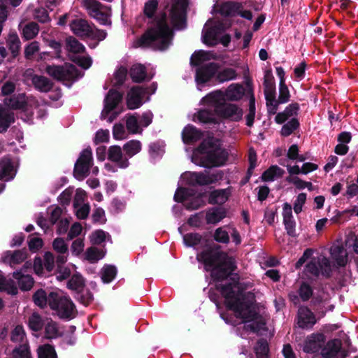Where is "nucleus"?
Wrapping results in <instances>:
<instances>
[{"instance_id": "f257e3e1", "label": "nucleus", "mask_w": 358, "mask_h": 358, "mask_svg": "<svg viewBox=\"0 0 358 358\" xmlns=\"http://www.w3.org/2000/svg\"><path fill=\"white\" fill-rule=\"evenodd\" d=\"M219 289L229 309L245 323L246 329L259 332L264 329L265 320L256 310L252 293L244 292L241 284L236 280L222 285Z\"/></svg>"}, {"instance_id": "f03ea898", "label": "nucleus", "mask_w": 358, "mask_h": 358, "mask_svg": "<svg viewBox=\"0 0 358 358\" xmlns=\"http://www.w3.org/2000/svg\"><path fill=\"white\" fill-rule=\"evenodd\" d=\"M172 38L173 31L167 24L166 15L161 13L152 19L151 25L138 43L141 46L164 50L170 46Z\"/></svg>"}, {"instance_id": "7ed1b4c3", "label": "nucleus", "mask_w": 358, "mask_h": 358, "mask_svg": "<svg viewBox=\"0 0 358 358\" xmlns=\"http://www.w3.org/2000/svg\"><path fill=\"white\" fill-rule=\"evenodd\" d=\"M198 262L204 264L206 271H217L219 278L226 277L235 269V262L224 252L213 248L206 249L196 255Z\"/></svg>"}, {"instance_id": "20e7f679", "label": "nucleus", "mask_w": 358, "mask_h": 358, "mask_svg": "<svg viewBox=\"0 0 358 358\" xmlns=\"http://www.w3.org/2000/svg\"><path fill=\"white\" fill-rule=\"evenodd\" d=\"M207 100H209L214 104H217V112L218 113L220 120L221 119H227L238 122L242 119L243 115V110L236 104L225 103L222 91L215 90L209 93Z\"/></svg>"}, {"instance_id": "39448f33", "label": "nucleus", "mask_w": 358, "mask_h": 358, "mask_svg": "<svg viewBox=\"0 0 358 358\" xmlns=\"http://www.w3.org/2000/svg\"><path fill=\"white\" fill-rule=\"evenodd\" d=\"M193 161L195 164L204 167L220 166L227 159V152L220 148H212L205 151L201 145L194 153Z\"/></svg>"}, {"instance_id": "423d86ee", "label": "nucleus", "mask_w": 358, "mask_h": 358, "mask_svg": "<svg viewBox=\"0 0 358 358\" xmlns=\"http://www.w3.org/2000/svg\"><path fill=\"white\" fill-rule=\"evenodd\" d=\"M48 304L57 315L63 319H72L76 317L77 310L71 299L62 294L50 292L48 295Z\"/></svg>"}, {"instance_id": "0eeeda50", "label": "nucleus", "mask_w": 358, "mask_h": 358, "mask_svg": "<svg viewBox=\"0 0 358 358\" xmlns=\"http://www.w3.org/2000/svg\"><path fill=\"white\" fill-rule=\"evenodd\" d=\"M87 14L101 24H110V9L96 0H82Z\"/></svg>"}, {"instance_id": "6e6552de", "label": "nucleus", "mask_w": 358, "mask_h": 358, "mask_svg": "<svg viewBox=\"0 0 358 358\" xmlns=\"http://www.w3.org/2000/svg\"><path fill=\"white\" fill-rule=\"evenodd\" d=\"M46 73L59 81H70L80 76L79 71L73 64H65L63 66H48Z\"/></svg>"}, {"instance_id": "1a4fd4ad", "label": "nucleus", "mask_w": 358, "mask_h": 358, "mask_svg": "<svg viewBox=\"0 0 358 358\" xmlns=\"http://www.w3.org/2000/svg\"><path fill=\"white\" fill-rule=\"evenodd\" d=\"M93 164L92 152L90 148L85 149L75 164L74 176L78 180H83L89 174Z\"/></svg>"}, {"instance_id": "9d476101", "label": "nucleus", "mask_w": 358, "mask_h": 358, "mask_svg": "<svg viewBox=\"0 0 358 358\" xmlns=\"http://www.w3.org/2000/svg\"><path fill=\"white\" fill-rule=\"evenodd\" d=\"M306 272L313 275L329 276L331 271V263L326 257L320 255L314 257L306 265Z\"/></svg>"}, {"instance_id": "9b49d317", "label": "nucleus", "mask_w": 358, "mask_h": 358, "mask_svg": "<svg viewBox=\"0 0 358 358\" xmlns=\"http://www.w3.org/2000/svg\"><path fill=\"white\" fill-rule=\"evenodd\" d=\"M222 32L221 25L215 21L208 20L202 31L203 42L208 45H215Z\"/></svg>"}, {"instance_id": "f8f14e48", "label": "nucleus", "mask_w": 358, "mask_h": 358, "mask_svg": "<svg viewBox=\"0 0 358 358\" xmlns=\"http://www.w3.org/2000/svg\"><path fill=\"white\" fill-rule=\"evenodd\" d=\"M208 96V94L201 99V103L213 108V110L209 108L200 110L197 113L196 117L203 123H217L220 122V117L217 112V104H214L209 100H207Z\"/></svg>"}, {"instance_id": "ddd939ff", "label": "nucleus", "mask_w": 358, "mask_h": 358, "mask_svg": "<svg viewBox=\"0 0 358 358\" xmlns=\"http://www.w3.org/2000/svg\"><path fill=\"white\" fill-rule=\"evenodd\" d=\"M219 66L214 62L208 63L201 65L196 69V80L200 83H206L216 77Z\"/></svg>"}, {"instance_id": "4468645a", "label": "nucleus", "mask_w": 358, "mask_h": 358, "mask_svg": "<svg viewBox=\"0 0 358 358\" xmlns=\"http://www.w3.org/2000/svg\"><path fill=\"white\" fill-rule=\"evenodd\" d=\"M147 94L146 89L140 86L131 87L127 95V105L131 110L139 108L143 103V98Z\"/></svg>"}, {"instance_id": "2eb2a0df", "label": "nucleus", "mask_w": 358, "mask_h": 358, "mask_svg": "<svg viewBox=\"0 0 358 358\" xmlns=\"http://www.w3.org/2000/svg\"><path fill=\"white\" fill-rule=\"evenodd\" d=\"M223 177L222 171H216L214 173H189V181L193 184L201 185L214 183Z\"/></svg>"}, {"instance_id": "dca6fc26", "label": "nucleus", "mask_w": 358, "mask_h": 358, "mask_svg": "<svg viewBox=\"0 0 358 358\" xmlns=\"http://www.w3.org/2000/svg\"><path fill=\"white\" fill-rule=\"evenodd\" d=\"M187 189H178L175 194V199L178 202H185V207L189 210H196L204 205L201 195H197L192 199H187Z\"/></svg>"}, {"instance_id": "f3484780", "label": "nucleus", "mask_w": 358, "mask_h": 358, "mask_svg": "<svg viewBox=\"0 0 358 358\" xmlns=\"http://www.w3.org/2000/svg\"><path fill=\"white\" fill-rule=\"evenodd\" d=\"M71 31L80 38H88L92 33L93 24H90L87 20L76 18L69 24Z\"/></svg>"}, {"instance_id": "a211bd4d", "label": "nucleus", "mask_w": 358, "mask_h": 358, "mask_svg": "<svg viewBox=\"0 0 358 358\" xmlns=\"http://www.w3.org/2000/svg\"><path fill=\"white\" fill-rule=\"evenodd\" d=\"M185 7L183 2H177L173 4L171 10V23L177 29L185 27Z\"/></svg>"}, {"instance_id": "6ab92c4d", "label": "nucleus", "mask_w": 358, "mask_h": 358, "mask_svg": "<svg viewBox=\"0 0 358 358\" xmlns=\"http://www.w3.org/2000/svg\"><path fill=\"white\" fill-rule=\"evenodd\" d=\"M314 313L307 307H300L298 310L297 324L300 328L310 329L316 323Z\"/></svg>"}, {"instance_id": "aec40b11", "label": "nucleus", "mask_w": 358, "mask_h": 358, "mask_svg": "<svg viewBox=\"0 0 358 358\" xmlns=\"http://www.w3.org/2000/svg\"><path fill=\"white\" fill-rule=\"evenodd\" d=\"M108 159L120 169H126L129 165L127 157L123 155L122 149L118 145H112L108 148Z\"/></svg>"}, {"instance_id": "412c9836", "label": "nucleus", "mask_w": 358, "mask_h": 358, "mask_svg": "<svg viewBox=\"0 0 358 358\" xmlns=\"http://www.w3.org/2000/svg\"><path fill=\"white\" fill-rule=\"evenodd\" d=\"M330 254L333 260L339 266H344L348 262V252L340 242L334 243L330 248Z\"/></svg>"}, {"instance_id": "4be33fe9", "label": "nucleus", "mask_w": 358, "mask_h": 358, "mask_svg": "<svg viewBox=\"0 0 358 358\" xmlns=\"http://www.w3.org/2000/svg\"><path fill=\"white\" fill-rule=\"evenodd\" d=\"M245 89L243 85L239 83H232L227 87L223 92L224 101L226 100L230 101H237L241 100L244 96Z\"/></svg>"}, {"instance_id": "5701e85b", "label": "nucleus", "mask_w": 358, "mask_h": 358, "mask_svg": "<svg viewBox=\"0 0 358 358\" xmlns=\"http://www.w3.org/2000/svg\"><path fill=\"white\" fill-rule=\"evenodd\" d=\"M25 76L27 79L30 77L34 87L41 92H47L52 87V83L48 78L42 76L32 75L30 70L26 71Z\"/></svg>"}, {"instance_id": "b1692460", "label": "nucleus", "mask_w": 358, "mask_h": 358, "mask_svg": "<svg viewBox=\"0 0 358 358\" xmlns=\"http://www.w3.org/2000/svg\"><path fill=\"white\" fill-rule=\"evenodd\" d=\"M121 99L122 95L117 91L110 90L108 92L105 99V106L101 113V116L103 119L108 118V114L117 106Z\"/></svg>"}, {"instance_id": "393cba45", "label": "nucleus", "mask_w": 358, "mask_h": 358, "mask_svg": "<svg viewBox=\"0 0 358 358\" xmlns=\"http://www.w3.org/2000/svg\"><path fill=\"white\" fill-rule=\"evenodd\" d=\"M322 343V334H311L305 340L303 350L308 353L315 352L321 348Z\"/></svg>"}, {"instance_id": "a878e982", "label": "nucleus", "mask_w": 358, "mask_h": 358, "mask_svg": "<svg viewBox=\"0 0 358 358\" xmlns=\"http://www.w3.org/2000/svg\"><path fill=\"white\" fill-rule=\"evenodd\" d=\"M299 110V105L297 103H292L285 110L276 115L275 121L278 124H282L289 119L295 117Z\"/></svg>"}, {"instance_id": "bb28decb", "label": "nucleus", "mask_w": 358, "mask_h": 358, "mask_svg": "<svg viewBox=\"0 0 358 358\" xmlns=\"http://www.w3.org/2000/svg\"><path fill=\"white\" fill-rule=\"evenodd\" d=\"M283 222L287 232L290 236H294L295 221L292 216V208L290 204L285 203L282 210Z\"/></svg>"}, {"instance_id": "cd10ccee", "label": "nucleus", "mask_w": 358, "mask_h": 358, "mask_svg": "<svg viewBox=\"0 0 358 358\" xmlns=\"http://www.w3.org/2000/svg\"><path fill=\"white\" fill-rule=\"evenodd\" d=\"M16 170L9 159L0 160V180H9L13 178Z\"/></svg>"}, {"instance_id": "c85d7f7f", "label": "nucleus", "mask_w": 358, "mask_h": 358, "mask_svg": "<svg viewBox=\"0 0 358 358\" xmlns=\"http://www.w3.org/2000/svg\"><path fill=\"white\" fill-rule=\"evenodd\" d=\"M231 194L229 188L216 189L210 192L208 201L211 204H223Z\"/></svg>"}, {"instance_id": "c756f323", "label": "nucleus", "mask_w": 358, "mask_h": 358, "mask_svg": "<svg viewBox=\"0 0 358 358\" xmlns=\"http://www.w3.org/2000/svg\"><path fill=\"white\" fill-rule=\"evenodd\" d=\"M264 94L266 101L268 112L270 114H275L278 110V103L275 99V87L264 88Z\"/></svg>"}, {"instance_id": "7c9ffc66", "label": "nucleus", "mask_w": 358, "mask_h": 358, "mask_svg": "<svg viewBox=\"0 0 358 358\" xmlns=\"http://www.w3.org/2000/svg\"><path fill=\"white\" fill-rule=\"evenodd\" d=\"M14 120V113L0 106V132L6 131Z\"/></svg>"}, {"instance_id": "2f4dec72", "label": "nucleus", "mask_w": 358, "mask_h": 358, "mask_svg": "<svg viewBox=\"0 0 358 358\" xmlns=\"http://www.w3.org/2000/svg\"><path fill=\"white\" fill-rule=\"evenodd\" d=\"M226 217V212L222 208H212L207 210L206 220L208 224H217Z\"/></svg>"}, {"instance_id": "473e14b6", "label": "nucleus", "mask_w": 358, "mask_h": 358, "mask_svg": "<svg viewBox=\"0 0 358 358\" xmlns=\"http://www.w3.org/2000/svg\"><path fill=\"white\" fill-rule=\"evenodd\" d=\"M4 103L13 109H24L26 106V96L18 94L4 100Z\"/></svg>"}, {"instance_id": "72a5a7b5", "label": "nucleus", "mask_w": 358, "mask_h": 358, "mask_svg": "<svg viewBox=\"0 0 358 358\" xmlns=\"http://www.w3.org/2000/svg\"><path fill=\"white\" fill-rule=\"evenodd\" d=\"M13 278L18 282L19 287L22 290H29L33 285L34 280L31 275H24L22 272L16 271L13 273Z\"/></svg>"}, {"instance_id": "f704fd0d", "label": "nucleus", "mask_w": 358, "mask_h": 358, "mask_svg": "<svg viewBox=\"0 0 358 358\" xmlns=\"http://www.w3.org/2000/svg\"><path fill=\"white\" fill-rule=\"evenodd\" d=\"M182 140L185 143H192L200 139L201 133L194 127L188 125L182 131Z\"/></svg>"}, {"instance_id": "c9c22d12", "label": "nucleus", "mask_w": 358, "mask_h": 358, "mask_svg": "<svg viewBox=\"0 0 358 358\" xmlns=\"http://www.w3.org/2000/svg\"><path fill=\"white\" fill-rule=\"evenodd\" d=\"M126 127L131 134H141L142 128L141 127L137 114L130 115L126 117Z\"/></svg>"}, {"instance_id": "e433bc0d", "label": "nucleus", "mask_w": 358, "mask_h": 358, "mask_svg": "<svg viewBox=\"0 0 358 358\" xmlns=\"http://www.w3.org/2000/svg\"><path fill=\"white\" fill-rule=\"evenodd\" d=\"M341 349V342L338 340L329 341L322 350V356L325 358L334 357Z\"/></svg>"}, {"instance_id": "4c0bfd02", "label": "nucleus", "mask_w": 358, "mask_h": 358, "mask_svg": "<svg viewBox=\"0 0 358 358\" xmlns=\"http://www.w3.org/2000/svg\"><path fill=\"white\" fill-rule=\"evenodd\" d=\"M284 173V170L279 166L276 165L271 166L263 173L262 179L264 181H273L275 178L282 177Z\"/></svg>"}, {"instance_id": "58836bf2", "label": "nucleus", "mask_w": 358, "mask_h": 358, "mask_svg": "<svg viewBox=\"0 0 358 358\" xmlns=\"http://www.w3.org/2000/svg\"><path fill=\"white\" fill-rule=\"evenodd\" d=\"M237 73L232 68H224L221 71L217 70L215 79L218 83H224L236 79Z\"/></svg>"}, {"instance_id": "ea45409f", "label": "nucleus", "mask_w": 358, "mask_h": 358, "mask_svg": "<svg viewBox=\"0 0 358 358\" xmlns=\"http://www.w3.org/2000/svg\"><path fill=\"white\" fill-rule=\"evenodd\" d=\"M229 228L230 226H224L216 229L213 234L214 240L220 243L227 244L230 240Z\"/></svg>"}, {"instance_id": "a19ab883", "label": "nucleus", "mask_w": 358, "mask_h": 358, "mask_svg": "<svg viewBox=\"0 0 358 358\" xmlns=\"http://www.w3.org/2000/svg\"><path fill=\"white\" fill-rule=\"evenodd\" d=\"M66 46L69 52L74 54L82 53L85 50V46L73 36L66 38Z\"/></svg>"}, {"instance_id": "79ce46f5", "label": "nucleus", "mask_w": 358, "mask_h": 358, "mask_svg": "<svg viewBox=\"0 0 358 358\" xmlns=\"http://www.w3.org/2000/svg\"><path fill=\"white\" fill-rule=\"evenodd\" d=\"M61 335L57 324L49 320L45 324V337L48 339L56 338Z\"/></svg>"}, {"instance_id": "37998d69", "label": "nucleus", "mask_w": 358, "mask_h": 358, "mask_svg": "<svg viewBox=\"0 0 358 358\" xmlns=\"http://www.w3.org/2000/svg\"><path fill=\"white\" fill-rule=\"evenodd\" d=\"M241 7V5L238 3H226L224 6L223 9L227 8V13L230 14L231 12L233 10H238V14L241 15L242 17H244L248 20H251L252 17V13L250 10H239Z\"/></svg>"}, {"instance_id": "c03bdc74", "label": "nucleus", "mask_w": 358, "mask_h": 358, "mask_svg": "<svg viewBox=\"0 0 358 358\" xmlns=\"http://www.w3.org/2000/svg\"><path fill=\"white\" fill-rule=\"evenodd\" d=\"M26 257V252L22 250H16L13 252H8L6 255V259L8 261L11 266L22 263Z\"/></svg>"}, {"instance_id": "a18cd8bd", "label": "nucleus", "mask_w": 358, "mask_h": 358, "mask_svg": "<svg viewBox=\"0 0 358 358\" xmlns=\"http://www.w3.org/2000/svg\"><path fill=\"white\" fill-rule=\"evenodd\" d=\"M28 327L34 331H39L42 329L44 322L41 316L37 313H33L28 318Z\"/></svg>"}, {"instance_id": "49530a36", "label": "nucleus", "mask_w": 358, "mask_h": 358, "mask_svg": "<svg viewBox=\"0 0 358 358\" xmlns=\"http://www.w3.org/2000/svg\"><path fill=\"white\" fill-rule=\"evenodd\" d=\"M130 76L134 82L139 83L146 77L145 68L141 64L134 65L130 69Z\"/></svg>"}, {"instance_id": "de8ad7c7", "label": "nucleus", "mask_w": 358, "mask_h": 358, "mask_svg": "<svg viewBox=\"0 0 358 358\" xmlns=\"http://www.w3.org/2000/svg\"><path fill=\"white\" fill-rule=\"evenodd\" d=\"M38 358H57L53 346L49 344L40 345L37 349Z\"/></svg>"}, {"instance_id": "09e8293b", "label": "nucleus", "mask_w": 358, "mask_h": 358, "mask_svg": "<svg viewBox=\"0 0 358 358\" xmlns=\"http://www.w3.org/2000/svg\"><path fill=\"white\" fill-rule=\"evenodd\" d=\"M123 149L126 152V155L128 157H131L140 152L141 150V143L139 141L132 140L125 143L123 146Z\"/></svg>"}, {"instance_id": "8fccbe9b", "label": "nucleus", "mask_w": 358, "mask_h": 358, "mask_svg": "<svg viewBox=\"0 0 358 358\" xmlns=\"http://www.w3.org/2000/svg\"><path fill=\"white\" fill-rule=\"evenodd\" d=\"M39 27L35 22L27 24L22 29V36L26 40L34 38L38 33Z\"/></svg>"}, {"instance_id": "3c124183", "label": "nucleus", "mask_w": 358, "mask_h": 358, "mask_svg": "<svg viewBox=\"0 0 358 358\" xmlns=\"http://www.w3.org/2000/svg\"><path fill=\"white\" fill-rule=\"evenodd\" d=\"M210 53L200 50L194 52L191 57V63L195 66L203 65L204 62L208 61L210 59Z\"/></svg>"}, {"instance_id": "603ef678", "label": "nucleus", "mask_w": 358, "mask_h": 358, "mask_svg": "<svg viewBox=\"0 0 358 358\" xmlns=\"http://www.w3.org/2000/svg\"><path fill=\"white\" fill-rule=\"evenodd\" d=\"M105 252L95 247L89 248L85 252V257L90 262H96L102 259Z\"/></svg>"}, {"instance_id": "864d4df0", "label": "nucleus", "mask_w": 358, "mask_h": 358, "mask_svg": "<svg viewBox=\"0 0 358 358\" xmlns=\"http://www.w3.org/2000/svg\"><path fill=\"white\" fill-rule=\"evenodd\" d=\"M13 355L14 358H32L27 341L19 347L16 348L13 350Z\"/></svg>"}, {"instance_id": "5fc2aeb1", "label": "nucleus", "mask_w": 358, "mask_h": 358, "mask_svg": "<svg viewBox=\"0 0 358 358\" xmlns=\"http://www.w3.org/2000/svg\"><path fill=\"white\" fill-rule=\"evenodd\" d=\"M0 291H6L8 294H16L17 289L11 280H6L0 273Z\"/></svg>"}, {"instance_id": "6e6d98bb", "label": "nucleus", "mask_w": 358, "mask_h": 358, "mask_svg": "<svg viewBox=\"0 0 358 358\" xmlns=\"http://www.w3.org/2000/svg\"><path fill=\"white\" fill-rule=\"evenodd\" d=\"M67 287L69 289L80 292L84 287V280L80 275L75 274L69 280Z\"/></svg>"}, {"instance_id": "4d7b16f0", "label": "nucleus", "mask_w": 358, "mask_h": 358, "mask_svg": "<svg viewBox=\"0 0 358 358\" xmlns=\"http://www.w3.org/2000/svg\"><path fill=\"white\" fill-rule=\"evenodd\" d=\"M299 126V122L296 117L292 118L285 124L281 129V134L284 136H288L294 132Z\"/></svg>"}, {"instance_id": "13d9d810", "label": "nucleus", "mask_w": 358, "mask_h": 358, "mask_svg": "<svg viewBox=\"0 0 358 358\" xmlns=\"http://www.w3.org/2000/svg\"><path fill=\"white\" fill-rule=\"evenodd\" d=\"M20 41L16 34H10L7 38V45L9 50L15 56L20 48Z\"/></svg>"}, {"instance_id": "bf43d9fd", "label": "nucleus", "mask_w": 358, "mask_h": 358, "mask_svg": "<svg viewBox=\"0 0 358 358\" xmlns=\"http://www.w3.org/2000/svg\"><path fill=\"white\" fill-rule=\"evenodd\" d=\"M257 358H268V345L265 340H259L255 346Z\"/></svg>"}, {"instance_id": "052dcab7", "label": "nucleus", "mask_w": 358, "mask_h": 358, "mask_svg": "<svg viewBox=\"0 0 358 358\" xmlns=\"http://www.w3.org/2000/svg\"><path fill=\"white\" fill-rule=\"evenodd\" d=\"M33 299L36 305L41 308H44L48 303V296L43 289H39L35 292Z\"/></svg>"}, {"instance_id": "680f3d73", "label": "nucleus", "mask_w": 358, "mask_h": 358, "mask_svg": "<svg viewBox=\"0 0 358 358\" xmlns=\"http://www.w3.org/2000/svg\"><path fill=\"white\" fill-rule=\"evenodd\" d=\"M116 268L113 266H107L103 268L101 273V279L103 282L108 283L111 282L116 275Z\"/></svg>"}, {"instance_id": "e2e57ef3", "label": "nucleus", "mask_w": 358, "mask_h": 358, "mask_svg": "<svg viewBox=\"0 0 358 358\" xmlns=\"http://www.w3.org/2000/svg\"><path fill=\"white\" fill-rule=\"evenodd\" d=\"M11 340L15 343H24L26 334L22 326L18 325L12 331Z\"/></svg>"}, {"instance_id": "0e129e2a", "label": "nucleus", "mask_w": 358, "mask_h": 358, "mask_svg": "<svg viewBox=\"0 0 358 358\" xmlns=\"http://www.w3.org/2000/svg\"><path fill=\"white\" fill-rule=\"evenodd\" d=\"M290 97L289 91L285 83L280 82L279 96L277 99L278 106L280 103H285L289 101Z\"/></svg>"}, {"instance_id": "69168bd1", "label": "nucleus", "mask_w": 358, "mask_h": 358, "mask_svg": "<svg viewBox=\"0 0 358 358\" xmlns=\"http://www.w3.org/2000/svg\"><path fill=\"white\" fill-rule=\"evenodd\" d=\"M157 6L158 2L157 0H149L147 1L145 3L143 10L145 15L150 19H152Z\"/></svg>"}, {"instance_id": "338daca9", "label": "nucleus", "mask_w": 358, "mask_h": 358, "mask_svg": "<svg viewBox=\"0 0 358 358\" xmlns=\"http://www.w3.org/2000/svg\"><path fill=\"white\" fill-rule=\"evenodd\" d=\"M201 241V236L197 233H189L184 235L183 241L187 246H195Z\"/></svg>"}, {"instance_id": "774afa93", "label": "nucleus", "mask_w": 358, "mask_h": 358, "mask_svg": "<svg viewBox=\"0 0 358 358\" xmlns=\"http://www.w3.org/2000/svg\"><path fill=\"white\" fill-rule=\"evenodd\" d=\"M52 247L57 253H68V245L65 241L61 238H57L52 243Z\"/></svg>"}]
</instances>
